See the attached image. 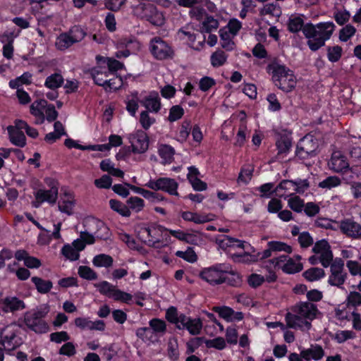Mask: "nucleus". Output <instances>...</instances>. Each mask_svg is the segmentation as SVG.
<instances>
[{"label":"nucleus","mask_w":361,"mask_h":361,"mask_svg":"<svg viewBox=\"0 0 361 361\" xmlns=\"http://www.w3.org/2000/svg\"><path fill=\"white\" fill-rule=\"evenodd\" d=\"M302 264L295 262L293 259L289 258L283 265L282 269L287 274H295L302 269Z\"/></svg>","instance_id":"e433bc0d"},{"label":"nucleus","mask_w":361,"mask_h":361,"mask_svg":"<svg viewBox=\"0 0 361 361\" xmlns=\"http://www.w3.org/2000/svg\"><path fill=\"white\" fill-rule=\"evenodd\" d=\"M133 14L141 19H145L154 25L161 26L164 23V17L157 7L151 4H140L133 7Z\"/></svg>","instance_id":"423d86ee"},{"label":"nucleus","mask_w":361,"mask_h":361,"mask_svg":"<svg viewBox=\"0 0 361 361\" xmlns=\"http://www.w3.org/2000/svg\"><path fill=\"white\" fill-rule=\"evenodd\" d=\"M177 328L179 329H187L190 334L195 336L200 334L202 323L199 318L192 319L183 314H180V324H178Z\"/></svg>","instance_id":"2eb2a0df"},{"label":"nucleus","mask_w":361,"mask_h":361,"mask_svg":"<svg viewBox=\"0 0 361 361\" xmlns=\"http://www.w3.org/2000/svg\"><path fill=\"white\" fill-rule=\"evenodd\" d=\"M16 334L12 326H8L4 328L0 334V344L4 345L5 349L13 350L18 344L13 343Z\"/></svg>","instance_id":"f3484780"},{"label":"nucleus","mask_w":361,"mask_h":361,"mask_svg":"<svg viewBox=\"0 0 361 361\" xmlns=\"http://www.w3.org/2000/svg\"><path fill=\"white\" fill-rule=\"evenodd\" d=\"M78 275L84 279L93 281L97 279V274L90 267L80 266L78 271Z\"/></svg>","instance_id":"a19ab883"},{"label":"nucleus","mask_w":361,"mask_h":361,"mask_svg":"<svg viewBox=\"0 0 361 361\" xmlns=\"http://www.w3.org/2000/svg\"><path fill=\"white\" fill-rule=\"evenodd\" d=\"M176 255L178 257L183 258L189 262H195L197 259V255L191 247H188L186 251H177Z\"/></svg>","instance_id":"864d4df0"},{"label":"nucleus","mask_w":361,"mask_h":361,"mask_svg":"<svg viewBox=\"0 0 361 361\" xmlns=\"http://www.w3.org/2000/svg\"><path fill=\"white\" fill-rule=\"evenodd\" d=\"M95 286L98 288L100 293L108 296L109 298H111L112 293L114 291L116 287L111 285L110 283L107 281H102L97 284H95Z\"/></svg>","instance_id":"09e8293b"},{"label":"nucleus","mask_w":361,"mask_h":361,"mask_svg":"<svg viewBox=\"0 0 361 361\" xmlns=\"http://www.w3.org/2000/svg\"><path fill=\"white\" fill-rule=\"evenodd\" d=\"M128 207L135 212H140L144 206V200L138 197H130L127 200Z\"/></svg>","instance_id":"a18cd8bd"},{"label":"nucleus","mask_w":361,"mask_h":361,"mask_svg":"<svg viewBox=\"0 0 361 361\" xmlns=\"http://www.w3.org/2000/svg\"><path fill=\"white\" fill-rule=\"evenodd\" d=\"M149 50L152 56L157 60L172 59L174 56L173 49L159 37H154L151 39Z\"/></svg>","instance_id":"0eeeda50"},{"label":"nucleus","mask_w":361,"mask_h":361,"mask_svg":"<svg viewBox=\"0 0 361 361\" xmlns=\"http://www.w3.org/2000/svg\"><path fill=\"white\" fill-rule=\"evenodd\" d=\"M228 56L222 50H217L211 55V64L213 67H219L226 63Z\"/></svg>","instance_id":"4c0bfd02"},{"label":"nucleus","mask_w":361,"mask_h":361,"mask_svg":"<svg viewBox=\"0 0 361 361\" xmlns=\"http://www.w3.org/2000/svg\"><path fill=\"white\" fill-rule=\"evenodd\" d=\"M87 35L85 30L79 25L72 27L68 32L61 33L56 39L58 50L65 51L74 44L80 42Z\"/></svg>","instance_id":"39448f33"},{"label":"nucleus","mask_w":361,"mask_h":361,"mask_svg":"<svg viewBox=\"0 0 361 361\" xmlns=\"http://www.w3.org/2000/svg\"><path fill=\"white\" fill-rule=\"evenodd\" d=\"M90 73L95 84L99 86H102L105 90H107L106 85L110 75V71H108L106 68H93L90 71Z\"/></svg>","instance_id":"aec40b11"},{"label":"nucleus","mask_w":361,"mask_h":361,"mask_svg":"<svg viewBox=\"0 0 361 361\" xmlns=\"http://www.w3.org/2000/svg\"><path fill=\"white\" fill-rule=\"evenodd\" d=\"M111 298L116 301L128 303L132 300L133 296L130 293L115 288L114 291L112 293Z\"/></svg>","instance_id":"5fc2aeb1"},{"label":"nucleus","mask_w":361,"mask_h":361,"mask_svg":"<svg viewBox=\"0 0 361 361\" xmlns=\"http://www.w3.org/2000/svg\"><path fill=\"white\" fill-rule=\"evenodd\" d=\"M288 204L289 207L296 212H302L305 206L304 201L298 196L290 197L288 201Z\"/></svg>","instance_id":"4d7b16f0"},{"label":"nucleus","mask_w":361,"mask_h":361,"mask_svg":"<svg viewBox=\"0 0 361 361\" xmlns=\"http://www.w3.org/2000/svg\"><path fill=\"white\" fill-rule=\"evenodd\" d=\"M325 272L324 269L318 267H313L303 272V276L310 281H314L324 277Z\"/></svg>","instance_id":"f704fd0d"},{"label":"nucleus","mask_w":361,"mask_h":361,"mask_svg":"<svg viewBox=\"0 0 361 361\" xmlns=\"http://www.w3.org/2000/svg\"><path fill=\"white\" fill-rule=\"evenodd\" d=\"M25 308L24 302L16 297H7L0 300V310L4 312H13Z\"/></svg>","instance_id":"dca6fc26"},{"label":"nucleus","mask_w":361,"mask_h":361,"mask_svg":"<svg viewBox=\"0 0 361 361\" xmlns=\"http://www.w3.org/2000/svg\"><path fill=\"white\" fill-rule=\"evenodd\" d=\"M261 16L270 15L274 17H279L281 15V8L276 3L265 4L259 11Z\"/></svg>","instance_id":"2f4dec72"},{"label":"nucleus","mask_w":361,"mask_h":361,"mask_svg":"<svg viewBox=\"0 0 361 361\" xmlns=\"http://www.w3.org/2000/svg\"><path fill=\"white\" fill-rule=\"evenodd\" d=\"M356 29L351 25H347L339 32V39L342 42H347L355 35Z\"/></svg>","instance_id":"603ef678"},{"label":"nucleus","mask_w":361,"mask_h":361,"mask_svg":"<svg viewBox=\"0 0 361 361\" xmlns=\"http://www.w3.org/2000/svg\"><path fill=\"white\" fill-rule=\"evenodd\" d=\"M147 111L157 113L161 109L160 98L157 92H153L143 98L140 102Z\"/></svg>","instance_id":"412c9836"},{"label":"nucleus","mask_w":361,"mask_h":361,"mask_svg":"<svg viewBox=\"0 0 361 361\" xmlns=\"http://www.w3.org/2000/svg\"><path fill=\"white\" fill-rule=\"evenodd\" d=\"M304 26V21L300 16H292L288 20V30L290 32L296 33L300 30L302 31Z\"/></svg>","instance_id":"72a5a7b5"},{"label":"nucleus","mask_w":361,"mask_h":361,"mask_svg":"<svg viewBox=\"0 0 361 361\" xmlns=\"http://www.w3.org/2000/svg\"><path fill=\"white\" fill-rule=\"evenodd\" d=\"M330 168L336 172H342L349 167L347 158L340 152H335L332 154L329 163Z\"/></svg>","instance_id":"6ab92c4d"},{"label":"nucleus","mask_w":361,"mask_h":361,"mask_svg":"<svg viewBox=\"0 0 361 361\" xmlns=\"http://www.w3.org/2000/svg\"><path fill=\"white\" fill-rule=\"evenodd\" d=\"M338 228L341 233L353 239H361V225L351 219L339 221Z\"/></svg>","instance_id":"ddd939ff"},{"label":"nucleus","mask_w":361,"mask_h":361,"mask_svg":"<svg viewBox=\"0 0 361 361\" xmlns=\"http://www.w3.org/2000/svg\"><path fill=\"white\" fill-rule=\"evenodd\" d=\"M293 188V180H283L275 188L274 192L281 197L291 195L295 193Z\"/></svg>","instance_id":"a878e982"},{"label":"nucleus","mask_w":361,"mask_h":361,"mask_svg":"<svg viewBox=\"0 0 361 361\" xmlns=\"http://www.w3.org/2000/svg\"><path fill=\"white\" fill-rule=\"evenodd\" d=\"M109 205L111 209L116 212L123 216L128 217L130 216V211L128 206L116 200H110Z\"/></svg>","instance_id":"473e14b6"},{"label":"nucleus","mask_w":361,"mask_h":361,"mask_svg":"<svg viewBox=\"0 0 361 361\" xmlns=\"http://www.w3.org/2000/svg\"><path fill=\"white\" fill-rule=\"evenodd\" d=\"M317 143L312 137L305 136L300 140L295 151L296 156L300 159H306L315 154Z\"/></svg>","instance_id":"9b49d317"},{"label":"nucleus","mask_w":361,"mask_h":361,"mask_svg":"<svg viewBox=\"0 0 361 361\" xmlns=\"http://www.w3.org/2000/svg\"><path fill=\"white\" fill-rule=\"evenodd\" d=\"M152 332L164 334L166 331V325L164 321L159 319H152L149 322Z\"/></svg>","instance_id":"37998d69"},{"label":"nucleus","mask_w":361,"mask_h":361,"mask_svg":"<svg viewBox=\"0 0 361 361\" xmlns=\"http://www.w3.org/2000/svg\"><path fill=\"white\" fill-rule=\"evenodd\" d=\"M312 252L318 256L321 264L325 268L329 267L334 261L331 246L326 240L316 242L312 247Z\"/></svg>","instance_id":"9d476101"},{"label":"nucleus","mask_w":361,"mask_h":361,"mask_svg":"<svg viewBox=\"0 0 361 361\" xmlns=\"http://www.w3.org/2000/svg\"><path fill=\"white\" fill-rule=\"evenodd\" d=\"M350 18V12L344 11H338L334 13V19L339 25L346 23Z\"/></svg>","instance_id":"338daca9"},{"label":"nucleus","mask_w":361,"mask_h":361,"mask_svg":"<svg viewBox=\"0 0 361 361\" xmlns=\"http://www.w3.org/2000/svg\"><path fill=\"white\" fill-rule=\"evenodd\" d=\"M332 22L319 23L317 25L307 23L302 29V33L307 39V44L310 49L316 51L325 45L335 30Z\"/></svg>","instance_id":"f03ea898"},{"label":"nucleus","mask_w":361,"mask_h":361,"mask_svg":"<svg viewBox=\"0 0 361 361\" xmlns=\"http://www.w3.org/2000/svg\"><path fill=\"white\" fill-rule=\"evenodd\" d=\"M0 41L2 43L8 42V43L3 47V55L6 59H11L13 57V47L12 46V33L6 32L4 35H0Z\"/></svg>","instance_id":"bb28decb"},{"label":"nucleus","mask_w":361,"mask_h":361,"mask_svg":"<svg viewBox=\"0 0 361 361\" xmlns=\"http://www.w3.org/2000/svg\"><path fill=\"white\" fill-rule=\"evenodd\" d=\"M166 318L169 322L175 324L177 327L180 324V314H178L176 307H171L166 312Z\"/></svg>","instance_id":"6e6d98bb"},{"label":"nucleus","mask_w":361,"mask_h":361,"mask_svg":"<svg viewBox=\"0 0 361 361\" xmlns=\"http://www.w3.org/2000/svg\"><path fill=\"white\" fill-rule=\"evenodd\" d=\"M342 52V47L338 45L329 47L327 48V58L331 62H337L341 59Z\"/></svg>","instance_id":"79ce46f5"},{"label":"nucleus","mask_w":361,"mask_h":361,"mask_svg":"<svg viewBox=\"0 0 361 361\" xmlns=\"http://www.w3.org/2000/svg\"><path fill=\"white\" fill-rule=\"evenodd\" d=\"M35 202L33 203V205L35 207H39L44 202L54 204L58 198V187L56 185H53L49 190L39 189L35 193Z\"/></svg>","instance_id":"4468645a"},{"label":"nucleus","mask_w":361,"mask_h":361,"mask_svg":"<svg viewBox=\"0 0 361 361\" xmlns=\"http://www.w3.org/2000/svg\"><path fill=\"white\" fill-rule=\"evenodd\" d=\"M75 204V200L72 193L65 192L58 203L59 211L63 213L71 215L73 214V207Z\"/></svg>","instance_id":"5701e85b"},{"label":"nucleus","mask_w":361,"mask_h":361,"mask_svg":"<svg viewBox=\"0 0 361 361\" xmlns=\"http://www.w3.org/2000/svg\"><path fill=\"white\" fill-rule=\"evenodd\" d=\"M324 354V349L318 344L311 345L310 348L301 350V356L305 361L320 360Z\"/></svg>","instance_id":"a211bd4d"},{"label":"nucleus","mask_w":361,"mask_h":361,"mask_svg":"<svg viewBox=\"0 0 361 361\" xmlns=\"http://www.w3.org/2000/svg\"><path fill=\"white\" fill-rule=\"evenodd\" d=\"M319 310L317 305L310 302H302L292 308V312L286 313L285 320L288 328L309 330L311 322L314 319Z\"/></svg>","instance_id":"f257e3e1"},{"label":"nucleus","mask_w":361,"mask_h":361,"mask_svg":"<svg viewBox=\"0 0 361 361\" xmlns=\"http://www.w3.org/2000/svg\"><path fill=\"white\" fill-rule=\"evenodd\" d=\"M63 82V78L60 73H54L51 75L48 76L46 78L44 85L52 90H54L59 87L61 86V85Z\"/></svg>","instance_id":"c756f323"},{"label":"nucleus","mask_w":361,"mask_h":361,"mask_svg":"<svg viewBox=\"0 0 361 361\" xmlns=\"http://www.w3.org/2000/svg\"><path fill=\"white\" fill-rule=\"evenodd\" d=\"M219 27V22L212 16H207L205 20L202 23L200 30L202 32L210 33Z\"/></svg>","instance_id":"58836bf2"},{"label":"nucleus","mask_w":361,"mask_h":361,"mask_svg":"<svg viewBox=\"0 0 361 361\" xmlns=\"http://www.w3.org/2000/svg\"><path fill=\"white\" fill-rule=\"evenodd\" d=\"M275 85L285 92H291L296 85L293 72L284 65L274 62L267 66Z\"/></svg>","instance_id":"7ed1b4c3"},{"label":"nucleus","mask_w":361,"mask_h":361,"mask_svg":"<svg viewBox=\"0 0 361 361\" xmlns=\"http://www.w3.org/2000/svg\"><path fill=\"white\" fill-rule=\"evenodd\" d=\"M49 312L47 305H42L35 309L28 311L24 314V323L27 327L37 334L46 333L49 326L44 318Z\"/></svg>","instance_id":"20e7f679"},{"label":"nucleus","mask_w":361,"mask_h":361,"mask_svg":"<svg viewBox=\"0 0 361 361\" xmlns=\"http://www.w3.org/2000/svg\"><path fill=\"white\" fill-rule=\"evenodd\" d=\"M245 241L240 240L238 239L230 237L228 235L224 236V238L221 240V246L224 247H237L245 249Z\"/></svg>","instance_id":"c03bdc74"},{"label":"nucleus","mask_w":361,"mask_h":361,"mask_svg":"<svg viewBox=\"0 0 361 361\" xmlns=\"http://www.w3.org/2000/svg\"><path fill=\"white\" fill-rule=\"evenodd\" d=\"M63 255L71 261H75L79 259L80 254L71 245H65L61 249Z\"/></svg>","instance_id":"49530a36"},{"label":"nucleus","mask_w":361,"mask_h":361,"mask_svg":"<svg viewBox=\"0 0 361 361\" xmlns=\"http://www.w3.org/2000/svg\"><path fill=\"white\" fill-rule=\"evenodd\" d=\"M228 267L219 264L203 269L200 276L211 285H219L222 283L224 273L228 272Z\"/></svg>","instance_id":"1a4fd4ad"},{"label":"nucleus","mask_w":361,"mask_h":361,"mask_svg":"<svg viewBox=\"0 0 361 361\" xmlns=\"http://www.w3.org/2000/svg\"><path fill=\"white\" fill-rule=\"evenodd\" d=\"M178 183L173 178H160L156 180H150L147 186L154 190H163L172 195H178Z\"/></svg>","instance_id":"f8f14e48"},{"label":"nucleus","mask_w":361,"mask_h":361,"mask_svg":"<svg viewBox=\"0 0 361 361\" xmlns=\"http://www.w3.org/2000/svg\"><path fill=\"white\" fill-rule=\"evenodd\" d=\"M154 122L155 119L149 116L147 111L141 112L140 116V123L144 129H148Z\"/></svg>","instance_id":"69168bd1"},{"label":"nucleus","mask_w":361,"mask_h":361,"mask_svg":"<svg viewBox=\"0 0 361 361\" xmlns=\"http://www.w3.org/2000/svg\"><path fill=\"white\" fill-rule=\"evenodd\" d=\"M47 104V101L41 99L39 101L34 102L30 106V113L35 117L44 114V112L41 110L42 107H44Z\"/></svg>","instance_id":"680f3d73"},{"label":"nucleus","mask_w":361,"mask_h":361,"mask_svg":"<svg viewBox=\"0 0 361 361\" xmlns=\"http://www.w3.org/2000/svg\"><path fill=\"white\" fill-rule=\"evenodd\" d=\"M157 232V230L155 228L142 227L138 231V235L149 246L157 247V244L160 241L159 240H154Z\"/></svg>","instance_id":"b1692460"},{"label":"nucleus","mask_w":361,"mask_h":361,"mask_svg":"<svg viewBox=\"0 0 361 361\" xmlns=\"http://www.w3.org/2000/svg\"><path fill=\"white\" fill-rule=\"evenodd\" d=\"M330 272L328 283L331 286L341 287L345 283L348 276L344 269L343 260L336 258L330 264Z\"/></svg>","instance_id":"6e6552de"},{"label":"nucleus","mask_w":361,"mask_h":361,"mask_svg":"<svg viewBox=\"0 0 361 361\" xmlns=\"http://www.w3.org/2000/svg\"><path fill=\"white\" fill-rule=\"evenodd\" d=\"M183 109L179 105H175L170 109L168 119L170 122H173L180 119L183 116Z\"/></svg>","instance_id":"bf43d9fd"},{"label":"nucleus","mask_w":361,"mask_h":361,"mask_svg":"<svg viewBox=\"0 0 361 361\" xmlns=\"http://www.w3.org/2000/svg\"><path fill=\"white\" fill-rule=\"evenodd\" d=\"M31 280L37 291L42 294L49 293L53 287V283L49 280H44L37 276H33Z\"/></svg>","instance_id":"cd10ccee"},{"label":"nucleus","mask_w":361,"mask_h":361,"mask_svg":"<svg viewBox=\"0 0 361 361\" xmlns=\"http://www.w3.org/2000/svg\"><path fill=\"white\" fill-rule=\"evenodd\" d=\"M265 281L263 276L257 274H252L247 278V283L252 288H256Z\"/></svg>","instance_id":"0e129e2a"},{"label":"nucleus","mask_w":361,"mask_h":361,"mask_svg":"<svg viewBox=\"0 0 361 361\" xmlns=\"http://www.w3.org/2000/svg\"><path fill=\"white\" fill-rule=\"evenodd\" d=\"M130 142L134 153L142 154L148 149V138L144 133L133 136Z\"/></svg>","instance_id":"4be33fe9"},{"label":"nucleus","mask_w":361,"mask_h":361,"mask_svg":"<svg viewBox=\"0 0 361 361\" xmlns=\"http://www.w3.org/2000/svg\"><path fill=\"white\" fill-rule=\"evenodd\" d=\"M113 258L110 255L106 254L97 255L92 259L93 264L97 267H104L109 268L113 265Z\"/></svg>","instance_id":"7c9ffc66"},{"label":"nucleus","mask_w":361,"mask_h":361,"mask_svg":"<svg viewBox=\"0 0 361 361\" xmlns=\"http://www.w3.org/2000/svg\"><path fill=\"white\" fill-rule=\"evenodd\" d=\"M338 221L327 218H318L315 221V225L319 228L336 231L338 228Z\"/></svg>","instance_id":"ea45409f"},{"label":"nucleus","mask_w":361,"mask_h":361,"mask_svg":"<svg viewBox=\"0 0 361 361\" xmlns=\"http://www.w3.org/2000/svg\"><path fill=\"white\" fill-rule=\"evenodd\" d=\"M7 130L11 143L20 147H23L26 145V137L22 131L18 130L13 126H8Z\"/></svg>","instance_id":"393cba45"},{"label":"nucleus","mask_w":361,"mask_h":361,"mask_svg":"<svg viewBox=\"0 0 361 361\" xmlns=\"http://www.w3.org/2000/svg\"><path fill=\"white\" fill-rule=\"evenodd\" d=\"M97 227L99 228L97 232L95 233L96 237L99 239L106 240L109 236V231L107 226L102 221H94Z\"/></svg>","instance_id":"13d9d810"},{"label":"nucleus","mask_w":361,"mask_h":361,"mask_svg":"<svg viewBox=\"0 0 361 361\" xmlns=\"http://www.w3.org/2000/svg\"><path fill=\"white\" fill-rule=\"evenodd\" d=\"M221 46L226 51H231L234 49V42L230 39V35L227 32L220 30Z\"/></svg>","instance_id":"de8ad7c7"},{"label":"nucleus","mask_w":361,"mask_h":361,"mask_svg":"<svg viewBox=\"0 0 361 361\" xmlns=\"http://www.w3.org/2000/svg\"><path fill=\"white\" fill-rule=\"evenodd\" d=\"M346 267L352 276H361V263L357 261L349 260L346 263Z\"/></svg>","instance_id":"774afa93"},{"label":"nucleus","mask_w":361,"mask_h":361,"mask_svg":"<svg viewBox=\"0 0 361 361\" xmlns=\"http://www.w3.org/2000/svg\"><path fill=\"white\" fill-rule=\"evenodd\" d=\"M298 242L302 248H307L313 245L314 240L308 232H302L298 236Z\"/></svg>","instance_id":"e2e57ef3"},{"label":"nucleus","mask_w":361,"mask_h":361,"mask_svg":"<svg viewBox=\"0 0 361 361\" xmlns=\"http://www.w3.org/2000/svg\"><path fill=\"white\" fill-rule=\"evenodd\" d=\"M341 180L337 176H329L319 183V187L322 188L331 189L338 186L341 184Z\"/></svg>","instance_id":"8fccbe9b"},{"label":"nucleus","mask_w":361,"mask_h":361,"mask_svg":"<svg viewBox=\"0 0 361 361\" xmlns=\"http://www.w3.org/2000/svg\"><path fill=\"white\" fill-rule=\"evenodd\" d=\"M158 152L164 164L173 161L175 150L172 147L168 145H161L159 146Z\"/></svg>","instance_id":"c85d7f7f"},{"label":"nucleus","mask_w":361,"mask_h":361,"mask_svg":"<svg viewBox=\"0 0 361 361\" xmlns=\"http://www.w3.org/2000/svg\"><path fill=\"white\" fill-rule=\"evenodd\" d=\"M348 307H357L361 305V293L357 291H350L347 299Z\"/></svg>","instance_id":"3c124183"},{"label":"nucleus","mask_w":361,"mask_h":361,"mask_svg":"<svg viewBox=\"0 0 361 361\" xmlns=\"http://www.w3.org/2000/svg\"><path fill=\"white\" fill-rule=\"evenodd\" d=\"M213 310L215 312H217L221 318L227 321H230L231 318H232V314H233V310L226 306H215L213 307Z\"/></svg>","instance_id":"052dcab7"},{"label":"nucleus","mask_w":361,"mask_h":361,"mask_svg":"<svg viewBox=\"0 0 361 361\" xmlns=\"http://www.w3.org/2000/svg\"><path fill=\"white\" fill-rule=\"evenodd\" d=\"M227 273L228 274L226 275L224 273L222 283H226L228 285L234 287H238L241 285L242 279L241 276L238 274L233 271H228Z\"/></svg>","instance_id":"c9c22d12"}]
</instances>
